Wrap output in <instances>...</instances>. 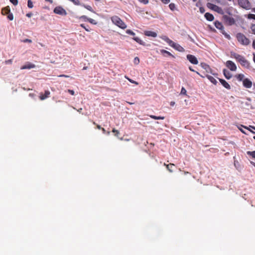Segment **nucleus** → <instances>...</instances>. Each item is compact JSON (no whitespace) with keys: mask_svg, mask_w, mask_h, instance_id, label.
<instances>
[{"mask_svg":"<svg viewBox=\"0 0 255 255\" xmlns=\"http://www.w3.org/2000/svg\"><path fill=\"white\" fill-rule=\"evenodd\" d=\"M53 11L55 13L62 16L66 15L67 14L66 11L62 7L60 6H56L54 9Z\"/></svg>","mask_w":255,"mask_h":255,"instance_id":"423d86ee","label":"nucleus"},{"mask_svg":"<svg viewBox=\"0 0 255 255\" xmlns=\"http://www.w3.org/2000/svg\"><path fill=\"white\" fill-rule=\"evenodd\" d=\"M80 18L83 19L85 21H88V19H89L86 15L81 16Z\"/></svg>","mask_w":255,"mask_h":255,"instance_id":"58836bf2","label":"nucleus"},{"mask_svg":"<svg viewBox=\"0 0 255 255\" xmlns=\"http://www.w3.org/2000/svg\"><path fill=\"white\" fill-rule=\"evenodd\" d=\"M251 29L254 34H255V24H253L251 27Z\"/></svg>","mask_w":255,"mask_h":255,"instance_id":"4c0bfd02","label":"nucleus"},{"mask_svg":"<svg viewBox=\"0 0 255 255\" xmlns=\"http://www.w3.org/2000/svg\"><path fill=\"white\" fill-rule=\"evenodd\" d=\"M93 124L94 125H96L97 128H98L99 129H102V128L100 125H97L96 123L95 122H93Z\"/></svg>","mask_w":255,"mask_h":255,"instance_id":"a19ab883","label":"nucleus"},{"mask_svg":"<svg viewBox=\"0 0 255 255\" xmlns=\"http://www.w3.org/2000/svg\"><path fill=\"white\" fill-rule=\"evenodd\" d=\"M126 33L128 34H130L131 35H133V36L135 35L134 32H133L132 30H131L130 29L127 30H126Z\"/></svg>","mask_w":255,"mask_h":255,"instance_id":"c756f323","label":"nucleus"},{"mask_svg":"<svg viewBox=\"0 0 255 255\" xmlns=\"http://www.w3.org/2000/svg\"><path fill=\"white\" fill-rule=\"evenodd\" d=\"M170 105L172 106H173L174 105H175V102H171L170 103Z\"/></svg>","mask_w":255,"mask_h":255,"instance_id":"5fc2aeb1","label":"nucleus"},{"mask_svg":"<svg viewBox=\"0 0 255 255\" xmlns=\"http://www.w3.org/2000/svg\"><path fill=\"white\" fill-rule=\"evenodd\" d=\"M88 22H89L90 23H92V24H97V22H96V21L92 19V18H89V19H88Z\"/></svg>","mask_w":255,"mask_h":255,"instance_id":"c85d7f7f","label":"nucleus"},{"mask_svg":"<svg viewBox=\"0 0 255 255\" xmlns=\"http://www.w3.org/2000/svg\"><path fill=\"white\" fill-rule=\"evenodd\" d=\"M186 93V90L184 88H182L181 91V94L185 95Z\"/></svg>","mask_w":255,"mask_h":255,"instance_id":"e433bc0d","label":"nucleus"},{"mask_svg":"<svg viewBox=\"0 0 255 255\" xmlns=\"http://www.w3.org/2000/svg\"><path fill=\"white\" fill-rule=\"evenodd\" d=\"M235 77L239 81H242L245 79V75L243 74H236L235 76Z\"/></svg>","mask_w":255,"mask_h":255,"instance_id":"412c9836","label":"nucleus"},{"mask_svg":"<svg viewBox=\"0 0 255 255\" xmlns=\"http://www.w3.org/2000/svg\"><path fill=\"white\" fill-rule=\"evenodd\" d=\"M238 41L243 45H248L251 41L244 34L242 33H238L236 35Z\"/></svg>","mask_w":255,"mask_h":255,"instance_id":"f03ea898","label":"nucleus"},{"mask_svg":"<svg viewBox=\"0 0 255 255\" xmlns=\"http://www.w3.org/2000/svg\"><path fill=\"white\" fill-rule=\"evenodd\" d=\"M223 72L224 75L226 79H230L232 78V75L230 73V72L229 71H228L226 69H224Z\"/></svg>","mask_w":255,"mask_h":255,"instance_id":"a211bd4d","label":"nucleus"},{"mask_svg":"<svg viewBox=\"0 0 255 255\" xmlns=\"http://www.w3.org/2000/svg\"><path fill=\"white\" fill-rule=\"evenodd\" d=\"M199 9H200V12L202 13H204L205 11L204 8L203 7H200Z\"/></svg>","mask_w":255,"mask_h":255,"instance_id":"37998d69","label":"nucleus"},{"mask_svg":"<svg viewBox=\"0 0 255 255\" xmlns=\"http://www.w3.org/2000/svg\"><path fill=\"white\" fill-rule=\"evenodd\" d=\"M150 117L154 120H164L165 119L164 117L156 116L154 115H150Z\"/></svg>","mask_w":255,"mask_h":255,"instance_id":"393cba45","label":"nucleus"},{"mask_svg":"<svg viewBox=\"0 0 255 255\" xmlns=\"http://www.w3.org/2000/svg\"><path fill=\"white\" fill-rule=\"evenodd\" d=\"M169 7L171 10H174L175 9V5L174 3H170L169 5Z\"/></svg>","mask_w":255,"mask_h":255,"instance_id":"2f4dec72","label":"nucleus"},{"mask_svg":"<svg viewBox=\"0 0 255 255\" xmlns=\"http://www.w3.org/2000/svg\"><path fill=\"white\" fill-rule=\"evenodd\" d=\"M187 59L190 62H191V59H192V58H191V55L190 54H189L187 56Z\"/></svg>","mask_w":255,"mask_h":255,"instance_id":"c03bdc74","label":"nucleus"},{"mask_svg":"<svg viewBox=\"0 0 255 255\" xmlns=\"http://www.w3.org/2000/svg\"><path fill=\"white\" fill-rule=\"evenodd\" d=\"M247 154H248V155H250L255 158V151H247Z\"/></svg>","mask_w":255,"mask_h":255,"instance_id":"bb28decb","label":"nucleus"},{"mask_svg":"<svg viewBox=\"0 0 255 255\" xmlns=\"http://www.w3.org/2000/svg\"><path fill=\"white\" fill-rule=\"evenodd\" d=\"M133 62L135 64L137 65L139 63V59L138 57H136L134 58Z\"/></svg>","mask_w":255,"mask_h":255,"instance_id":"7c9ffc66","label":"nucleus"},{"mask_svg":"<svg viewBox=\"0 0 255 255\" xmlns=\"http://www.w3.org/2000/svg\"><path fill=\"white\" fill-rule=\"evenodd\" d=\"M144 34L147 36H150L152 37H156L157 36V33L152 31H144Z\"/></svg>","mask_w":255,"mask_h":255,"instance_id":"4468645a","label":"nucleus"},{"mask_svg":"<svg viewBox=\"0 0 255 255\" xmlns=\"http://www.w3.org/2000/svg\"><path fill=\"white\" fill-rule=\"evenodd\" d=\"M219 81L221 83V84L227 89L230 90L231 89V86L230 84L226 81V80L222 79H219Z\"/></svg>","mask_w":255,"mask_h":255,"instance_id":"f8f14e48","label":"nucleus"},{"mask_svg":"<svg viewBox=\"0 0 255 255\" xmlns=\"http://www.w3.org/2000/svg\"><path fill=\"white\" fill-rule=\"evenodd\" d=\"M243 86L247 88H251L252 86V81L248 79L245 78L243 82Z\"/></svg>","mask_w":255,"mask_h":255,"instance_id":"9d476101","label":"nucleus"},{"mask_svg":"<svg viewBox=\"0 0 255 255\" xmlns=\"http://www.w3.org/2000/svg\"><path fill=\"white\" fill-rule=\"evenodd\" d=\"M80 26H81L82 27H83V28H84L87 31H90V29L87 28L85 26V24H80Z\"/></svg>","mask_w":255,"mask_h":255,"instance_id":"c9c22d12","label":"nucleus"},{"mask_svg":"<svg viewBox=\"0 0 255 255\" xmlns=\"http://www.w3.org/2000/svg\"><path fill=\"white\" fill-rule=\"evenodd\" d=\"M28 7L29 8H32L33 6V3L32 1H28Z\"/></svg>","mask_w":255,"mask_h":255,"instance_id":"72a5a7b5","label":"nucleus"},{"mask_svg":"<svg viewBox=\"0 0 255 255\" xmlns=\"http://www.w3.org/2000/svg\"><path fill=\"white\" fill-rule=\"evenodd\" d=\"M251 17L254 19H255V14H251Z\"/></svg>","mask_w":255,"mask_h":255,"instance_id":"6e6d98bb","label":"nucleus"},{"mask_svg":"<svg viewBox=\"0 0 255 255\" xmlns=\"http://www.w3.org/2000/svg\"><path fill=\"white\" fill-rule=\"evenodd\" d=\"M160 52L163 55H164V54H166L168 56H172V57H174V56L171 53H170L169 52H168L164 49L161 50Z\"/></svg>","mask_w":255,"mask_h":255,"instance_id":"a878e982","label":"nucleus"},{"mask_svg":"<svg viewBox=\"0 0 255 255\" xmlns=\"http://www.w3.org/2000/svg\"><path fill=\"white\" fill-rule=\"evenodd\" d=\"M23 42H29V43H31L32 42V41L30 39H25L23 40Z\"/></svg>","mask_w":255,"mask_h":255,"instance_id":"a18cd8bd","label":"nucleus"},{"mask_svg":"<svg viewBox=\"0 0 255 255\" xmlns=\"http://www.w3.org/2000/svg\"><path fill=\"white\" fill-rule=\"evenodd\" d=\"M253 47L255 49V39L253 42Z\"/></svg>","mask_w":255,"mask_h":255,"instance_id":"8fccbe9b","label":"nucleus"},{"mask_svg":"<svg viewBox=\"0 0 255 255\" xmlns=\"http://www.w3.org/2000/svg\"><path fill=\"white\" fill-rule=\"evenodd\" d=\"M13 5H16L18 3V1H10Z\"/></svg>","mask_w":255,"mask_h":255,"instance_id":"de8ad7c7","label":"nucleus"},{"mask_svg":"<svg viewBox=\"0 0 255 255\" xmlns=\"http://www.w3.org/2000/svg\"><path fill=\"white\" fill-rule=\"evenodd\" d=\"M201 66L205 70L206 72L208 73H212V70L210 66L205 63H201Z\"/></svg>","mask_w":255,"mask_h":255,"instance_id":"9b49d317","label":"nucleus"},{"mask_svg":"<svg viewBox=\"0 0 255 255\" xmlns=\"http://www.w3.org/2000/svg\"><path fill=\"white\" fill-rule=\"evenodd\" d=\"M112 22L116 25L122 29H125L127 25L122 21V20L117 16H113L111 17Z\"/></svg>","mask_w":255,"mask_h":255,"instance_id":"7ed1b4c3","label":"nucleus"},{"mask_svg":"<svg viewBox=\"0 0 255 255\" xmlns=\"http://www.w3.org/2000/svg\"><path fill=\"white\" fill-rule=\"evenodd\" d=\"M101 129L102 130L103 133H105L106 132V130H105V129L104 128H102Z\"/></svg>","mask_w":255,"mask_h":255,"instance_id":"bf43d9fd","label":"nucleus"},{"mask_svg":"<svg viewBox=\"0 0 255 255\" xmlns=\"http://www.w3.org/2000/svg\"><path fill=\"white\" fill-rule=\"evenodd\" d=\"M132 39L135 41L138 44L141 45H145V42H144L142 40H141L139 38L137 37H133Z\"/></svg>","mask_w":255,"mask_h":255,"instance_id":"4be33fe9","label":"nucleus"},{"mask_svg":"<svg viewBox=\"0 0 255 255\" xmlns=\"http://www.w3.org/2000/svg\"><path fill=\"white\" fill-rule=\"evenodd\" d=\"M12 62V60L11 59H9V60H6L5 61V63L6 64H11Z\"/></svg>","mask_w":255,"mask_h":255,"instance_id":"49530a36","label":"nucleus"},{"mask_svg":"<svg viewBox=\"0 0 255 255\" xmlns=\"http://www.w3.org/2000/svg\"><path fill=\"white\" fill-rule=\"evenodd\" d=\"M50 92L49 91H45L44 94L40 93L39 98L41 100H44L49 97Z\"/></svg>","mask_w":255,"mask_h":255,"instance_id":"ddd939ff","label":"nucleus"},{"mask_svg":"<svg viewBox=\"0 0 255 255\" xmlns=\"http://www.w3.org/2000/svg\"><path fill=\"white\" fill-rule=\"evenodd\" d=\"M206 76L211 83H212L214 85H216V84L217 83V81L213 76L209 75H206Z\"/></svg>","mask_w":255,"mask_h":255,"instance_id":"aec40b11","label":"nucleus"},{"mask_svg":"<svg viewBox=\"0 0 255 255\" xmlns=\"http://www.w3.org/2000/svg\"><path fill=\"white\" fill-rule=\"evenodd\" d=\"M204 16H205V17L206 18V19L207 20L210 21H213L214 19V17L213 15L209 12L206 13L205 14Z\"/></svg>","mask_w":255,"mask_h":255,"instance_id":"f3484780","label":"nucleus"},{"mask_svg":"<svg viewBox=\"0 0 255 255\" xmlns=\"http://www.w3.org/2000/svg\"><path fill=\"white\" fill-rule=\"evenodd\" d=\"M250 128H253V129L255 130V127L250 126Z\"/></svg>","mask_w":255,"mask_h":255,"instance_id":"052dcab7","label":"nucleus"},{"mask_svg":"<svg viewBox=\"0 0 255 255\" xmlns=\"http://www.w3.org/2000/svg\"><path fill=\"white\" fill-rule=\"evenodd\" d=\"M223 18L225 22L229 25H232L235 23L234 18L231 16L224 15L223 16Z\"/></svg>","mask_w":255,"mask_h":255,"instance_id":"6e6552de","label":"nucleus"},{"mask_svg":"<svg viewBox=\"0 0 255 255\" xmlns=\"http://www.w3.org/2000/svg\"><path fill=\"white\" fill-rule=\"evenodd\" d=\"M253 61H254V63H255V53H253Z\"/></svg>","mask_w":255,"mask_h":255,"instance_id":"603ef678","label":"nucleus"},{"mask_svg":"<svg viewBox=\"0 0 255 255\" xmlns=\"http://www.w3.org/2000/svg\"><path fill=\"white\" fill-rule=\"evenodd\" d=\"M127 78L128 79V80L130 83H133V84H135V85H136L138 84V83L137 82H136V81H133V80H132V79H129V78Z\"/></svg>","mask_w":255,"mask_h":255,"instance_id":"f704fd0d","label":"nucleus"},{"mask_svg":"<svg viewBox=\"0 0 255 255\" xmlns=\"http://www.w3.org/2000/svg\"><path fill=\"white\" fill-rule=\"evenodd\" d=\"M238 2L241 7L246 9H250L252 7L250 1H238Z\"/></svg>","mask_w":255,"mask_h":255,"instance_id":"0eeeda50","label":"nucleus"},{"mask_svg":"<svg viewBox=\"0 0 255 255\" xmlns=\"http://www.w3.org/2000/svg\"><path fill=\"white\" fill-rule=\"evenodd\" d=\"M67 91L69 94H70L72 95H74L75 94L74 91L72 90L68 89Z\"/></svg>","mask_w":255,"mask_h":255,"instance_id":"ea45409f","label":"nucleus"},{"mask_svg":"<svg viewBox=\"0 0 255 255\" xmlns=\"http://www.w3.org/2000/svg\"><path fill=\"white\" fill-rule=\"evenodd\" d=\"M85 7L90 11H93L92 7L90 5L85 6Z\"/></svg>","mask_w":255,"mask_h":255,"instance_id":"79ce46f5","label":"nucleus"},{"mask_svg":"<svg viewBox=\"0 0 255 255\" xmlns=\"http://www.w3.org/2000/svg\"><path fill=\"white\" fill-rule=\"evenodd\" d=\"M254 138L255 139V136H254Z\"/></svg>","mask_w":255,"mask_h":255,"instance_id":"774afa93","label":"nucleus"},{"mask_svg":"<svg viewBox=\"0 0 255 255\" xmlns=\"http://www.w3.org/2000/svg\"><path fill=\"white\" fill-rule=\"evenodd\" d=\"M214 25H215V27H216L217 29H218L220 30H221V31L223 33H224L223 32V29H224V26H223V24H222V23L221 22H219V21H215V22H214Z\"/></svg>","mask_w":255,"mask_h":255,"instance_id":"2eb2a0df","label":"nucleus"},{"mask_svg":"<svg viewBox=\"0 0 255 255\" xmlns=\"http://www.w3.org/2000/svg\"><path fill=\"white\" fill-rule=\"evenodd\" d=\"M169 1H170L169 0L165 1V2L164 3H168Z\"/></svg>","mask_w":255,"mask_h":255,"instance_id":"680f3d73","label":"nucleus"},{"mask_svg":"<svg viewBox=\"0 0 255 255\" xmlns=\"http://www.w3.org/2000/svg\"><path fill=\"white\" fill-rule=\"evenodd\" d=\"M129 104L130 105H132L133 104V103H130V102H128Z\"/></svg>","mask_w":255,"mask_h":255,"instance_id":"e2e57ef3","label":"nucleus"},{"mask_svg":"<svg viewBox=\"0 0 255 255\" xmlns=\"http://www.w3.org/2000/svg\"><path fill=\"white\" fill-rule=\"evenodd\" d=\"M170 46L173 47L175 43L173 42L172 40H170L169 38L165 36V38H163Z\"/></svg>","mask_w":255,"mask_h":255,"instance_id":"6ab92c4d","label":"nucleus"},{"mask_svg":"<svg viewBox=\"0 0 255 255\" xmlns=\"http://www.w3.org/2000/svg\"><path fill=\"white\" fill-rule=\"evenodd\" d=\"M141 1L142 2H143V4H147V3H148V1Z\"/></svg>","mask_w":255,"mask_h":255,"instance_id":"864d4df0","label":"nucleus"},{"mask_svg":"<svg viewBox=\"0 0 255 255\" xmlns=\"http://www.w3.org/2000/svg\"><path fill=\"white\" fill-rule=\"evenodd\" d=\"M250 130L252 133H255V132H254V131H252V130Z\"/></svg>","mask_w":255,"mask_h":255,"instance_id":"0e129e2a","label":"nucleus"},{"mask_svg":"<svg viewBox=\"0 0 255 255\" xmlns=\"http://www.w3.org/2000/svg\"><path fill=\"white\" fill-rule=\"evenodd\" d=\"M164 165L166 166V168L169 172H172L173 171V167L174 166V164L172 163H170L169 164H166L164 163Z\"/></svg>","mask_w":255,"mask_h":255,"instance_id":"b1692460","label":"nucleus"},{"mask_svg":"<svg viewBox=\"0 0 255 255\" xmlns=\"http://www.w3.org/2000/svg\"><path fill=\"white\" fill-rule=\"evenodd\" d=\"M1 14L3 15L7 14V17L10 20H12L13 16L12 13L10 12V8L8 6L3 8L1 9Z\"/></svg>","mask_w":255,"mask_h":255,"instance_id":"39448f33","label":"nucleus"},{"mask_svg":"<svg viewBox=\"0 0 255 255\" xmlns=\"http://www.w3.org/2000/svg\"><path fill=\"white\" fill-rule=\"evenodd\" d=\"M198 63V60L197 58L192 55V64H197Z\"/></svg>","mask_w":255,"mask_h":255,"instance_id":"cd10ccee","label":"nucleus"},{"mask_svg":"<svg viewBox=\"0 0 255 255\" xmlns=\"http://www.w3.org/2000/svg\"><path fill=\"white\" fill-rule=\"evenodd\" d=\"M173 48L180 52H182V51H184V48L182 46H181L179 44L176 43Z\"/></svg>","mask_w":255,"mask_h":255,"instance_id":"5701e85b","label":"nucleus"},{"mask_svg":"<svg viewBox=\"0 0 255 255\" xmlns=\"http://www.w3.org/2000/svg\"><path fill=\"white\" fill-rule=\"evenodd\" d=\"M73 1L74 2V3L75 4H78L79 2V1H76V0H74V1Z\"/></svg>","mask_w":255,"mask_h":255,"instance_id":"4d7b16f0","label":"nucleus"},{"mask_svg":"<svg viewBox=\"0 0 255 255\" xmlns=\"http://www.w3.org/2000/svg\"><path fill=\"white\" fill-rule=\"evenodd\" d=\"M26 16L28 17H30L32 15V13H28L26 14Z\"/></svg>","mask_w":255,"mask_h":255,"instance_id":"09e8293b","label":"nucleus"},{"mask_svg":"<svg viewBox=\"0 0 255 255\" xmlns=\"http://www.w3.org/2000/svg\"><path fill=\"white\" fill-rule=\"evenodd\" d=\"M189 68L190 70L191 71V67H189Z\"/></svg>","mask_w":255,"mask_h":255,"instance_id":"69168bd1","label":"nucleus"},{"mask_svg":"<svg viewBox=\"0 0 255 255\" xmlns=\"http://www.w3.org/2000/svg\"><path fill=\"white\" fill-rule=\"evenodd\" d=\"M35 67V65L34 64H32V63H28L26 64H25L24 65L22 66L20 69L23 70V69H31V68H34Z\"/></svg>","mask_w":255,"mask_h":255,"instance_id":"dca6fc26","label":"nucleus"},{"mask_svg":"<svg viewBox=\"0 0 255 255\" xmlns=\"http://www.w3.org/2000/svg\"><path fill=\"white\" fill-rule=\"evenodd\" d=\"M59 77H69V76L66 75H61L59 76Z\"/></svg>","mask_w":255,"mask_h":255,"instance_id":"3c124183","label":"nucleus"},{"mask_svg":"<svg viewBox=\"0 0 255 255\" xmlns=\"http://www.w3.org/2000/svg\"><path fill=\"white\" fill-rule=\"evenodd\" d=\"M231 56L232 57L236 59V60L240 63L242 66L248 69L250 68V62L243 56L233 52H231Z\"/></svg>","mask_w":255,"mask_h":255,"instance_id":"f257e3e1","label":"nucleus"},{"mask_svg":"<svg viewBox=\"0 0 255 255\" xmlns=\"http://www.w3.org/2000/svg\"><path fill=\"white\" fill-rule=\"evenodd\" d=\"M86 69V67H84L83 68V69Z\"/></svg>","mask_w":255,"mask_h":255,"instance_id":"338daca9","label":"nucleus"},{"mask_svg":"<svg viewBox=\"0 0 255 255\" xmlns=\"http://www.w3.org/2000/svg\"><path fill=\"white\" fill-rule=\"evenodd\" d=\"M207 5L209 8L217 12L220 14H222L224 13V10H223V9L218 5H216L211 3H208L207 4Z\"/></svg>","mask_w":255,"mask_h":255,"instance_id":"20e7f679","label":"nucleus"},{"mask_svg":"<svg viewBox=\"0 0 255 255\" xmlns=\"http://www.w3.org/2000/svg\"><path fill=\"white\" fill-rule=\"evenodd\" d=\"M82 108H80V109H78V110H77V111H78V112H79V113H81V112H82Z\"/></svg>","mask_w":255,"mask_h":255,"instance_id":"13d9d810","label":"nucleus"},{"mask_svg":"<svg viewBox=\"0 0 255 255\" xmlns=\"http://www.w3.org/2000/svg\"><path fill=\"white\" fill-rule=\"evenodd\" d=\"M226 66L232 71H236L237 70V68L236 64L231 60H228L226 62Z\"/></svg>","mask_w":255,"mask_h":255,"instance_id":"1a4fd4ad","label":"nucleus"},{"mask_svg":"<svg viewBox=\"0 0 255 255\" xmlns=\"http://www.w3.org/2000/svg\"><path fill=\"white\" fill-rule=\"evenodd\" d=\"M112 132L115 133V135L116 136H118V135L120 133L119 131L118 130L116 129L115 128H114L112 130Z\"/></svg>","mask_w":255,"mask_h":255,"instance_id":"473e14b6","label":"nucleus"}]
</instances>
